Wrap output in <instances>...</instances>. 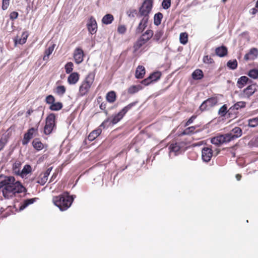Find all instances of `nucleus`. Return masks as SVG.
<instances>
[{
  "label": "nucleus",
  "instance_id": "obj_14",
  "mask_svg": "<svg viewBox=\"0 0 258 258\" xmlns=\"http://www.w3.org/2000/svg\"><path fill=\"white\" fill-rule=\"evenodd\" d=\"M51 170L52 167H49L47 169L46 171L44 172V173L40 174L36 182L40 185H44L47 182V178H48V176Z\"/></svg>",
  "mask_w": 258,
  "mask_h": 258
},
{
  "label": "nucleus",
  "instance_id": "obj_53",
  "mask_svg": "<svg viewBox=\"0 0 258 258\" xmlns=\"http://www.w3.org/2000/svg\"><path fill=\"white\" fill-rule=\"evenodd\" d=\"M250 54L251 56L254 57V58H256L258 55V50L257 48H252L250 50V51L248 53Z\"/></svg>",
  "mask_w": 258,
  "mask_h": 258
},
{
  "label": "nucleus",
  "instance_id": "obj_54",
  "mask_svg": "<svg viewBox=\"0 0 258 258\" xmlns=\"http://www.w3.org/2000/svg\"><path fill=\"white\" fill-rule=\"evenodd\" d=\"M10 0H3L2 9L6 10L9 6Z\"/></svg>",
  "mask_w": 258,
  "mask_h": 258
},
{
  "label": "nucleus",
  "instance_id": "obj_50",
  "mask_svg": "<svg viewBox=\"0 0 258 258\" xmlns=\"http://www.w3.org/2000/svg\"><path fill=\"white\" fill-rule=\"evenodd\" d=\"M171 4V1L170 0H163L161 6H162L163 9L166 10L170 8Z\"/></svg>",
  "mask_w": 258,
  "mask_h": 258
},
{
  "label": "nucleus",
  "instance_id": "obj_4",
  "mask_svg": "<svg viewBox=\"0 0 258 258\" xmlns=\"http://www.w3.org/2000/svg\"><path fill=\"white\" fill-rule=\"evenodd\" d=\"M137 102H133L128 104L127 106L124 107L119 112L117 113V114H114L111 116L109 118V124L112 125L116 124L117 123L119 122L122 118H123V116L125 115V114L131 109L133 106L136 105Z\"/></svg>",
  "mask_w": 258,
  "mask_h": 258
},
{
  "label": "nucleus",
  "instance_id": "obj_58",
  "mask_svg": "<svg viewBox=\"0 0 258 258\" xmlns=\"http://www.w3.org/2000/svg\"><path fill=\"white\" fill-rule=\"evenodd\" d=\"M244 60H253L255 58H254L252 56H251L250 54L246 53L245 54L244 56Z\"/></svg>",
  "mask_w": 258,
  "mask_h": 258
},
{
  "label": "nucleus",
  "instance_id": "obj_32",
  "mask_svg": "<svg viewBox=\"0 0 258 258\" xmlns=\"http://www.w3.org/2000/svg\"><path fill=\"white\" fill-rule=\"evenodd\" d=\"M32 146L37 151H40L43 148V145L38 139H35L32 141Z\"/></svg>",
  "mask_w": 258,
  "mask_h": 258
},
{
  "label": "nucleus",
  "instance_id": "obj_29",
  "mask_svg": "<svg viewBox=\"0 0 258 258\" xmlns=\"http://www.w3.org/2000/svg\"><path fill=\"white\" fill-rule=\"evenodd\" d=\"M113 20V16L110 14H107L103 17L101 22L105 25H109L111 24Z\"/></svg>",
  "mask_w": 258,
  "mask_h": 258
},
{
  "label": "nucleus",
  "instance_id": "obj_37",
  "mask_svg": "<svg viewBox=\"0 0 258 258\" xmlns=\"http://www.w3.org/2000/svg\"><path fill=\"white\" fill-rule=\"evenodd\" d=\"M231 112L232 111H230L229 110H227L226 105H224L220 108L219 111H218V113H219L220 116L224 117L227 113H228V115H230Z\"/></svg>",
  "mask_w": 258,
  "mask_h": 258
},
{
  "label": "nucleus",
  "instance_id": "obj_60",
  "mask_svg": "<svg viewBox=\"0 0 258 258\" xmlns=\"http://www.w3.org/2000/svg\"><path fill=\"white\" fill-rule=\"evenodd\" d=\"M33 112H34V110H33L32 108L29 109L28 111H26V116H30Z\"/></svg>",
  "mask_w": 258,
  "mask_h": 258
},
{
  "label": "nucleus",
  "instance_id": "obj_33",
  "mask_svg": "<svg viewBox=\"0 0 258 258\" xmlns=\"http://www.w3.org/2000/svg\"><path fill=\"white\" fill-rule=\"evenodd\" d=\"M249 79L246 76L240 77L237 81V86L238 88H242L248 81Z\"/></svg>",
  "mask_w": 258,
  "mask_h": 258
},
{
  "label": "nucleus",
  "instance_id": "obj_40",
  "mask_svg": "<svg viewBox=\"0 0 258 258\" xmlns=\"http://www.w3.org/2000/svg\"><path fill=\"white\" fill-rule=\"evenodd\" d=\"M32 171V167L29 165H25L23 169L20 171V174L21 176H23L28 174Z\"/></svg>",
  "mask_w": 258,
  "mask_h": 258
},
{
  "label": "nucleus",
  "instance_id": "obj_17",
  "mask_svg": "<svg viewBox=\"0 0 258 258\" xmlns=\"http://www.w3.org/2000/svg\"><path fill=\"white\" fill-rule=\"evenodd\" d=\"M80 79V75L77 72H73L70 74L68 77V83L70 85H75Z\"/></svg>",
  "mask_w": 258,
  "mask_h": 258
},
{
  "label": "nucleus",
  "instance_id": "obj_39",
  "mask_svg": "<svg viewBox=\"0 0 258 258\" xmlns=\"http://www.w3.org/2000/svg\"><path fill=\"white\" fill-rule=\"evenodd\" d=\"M54 49L53 45L50 46H49L48 49L45 50L44 51V56L43 57V60H48L49 59V56L52 52H53Z\"/></svg>",
  "mask_w": 258,
  "mask_h": 258
},
{
  "label": "nucleus",
  "instance_id": "obj_11",
  "mask_svg": "<svg viewBox=\"0 0 258 258\" xmlns=\"http://www.w3.org/2000/svg\"><path fill=\"white\" fill-rule=\"evenodd\" d=\"M85 54L83 49L80 47H76L74 49L73 53V57L74 61L77 64H80L83 61Z\"/></svg>",
  "mask_w": 258,
  "mask_h": 258
},
{
  "label": "nucleus",
  "instance_id": "obj_43",
  "mask_svg": "<svg viewBox=\"0 0 258 258\" xmlns=\"http://www.w3.org/2000/svg\"><path fill=\"white\" fill-rule=\"evenodd\" d=\"M66 91V87L64 86H57V87L55 88V93L60 96H62L63 95L65 94Z\"/></svg>",
  "mask_w": 258,
  "mask_h": 258
},
{
  "label": "nucleus",
  "instance_id": "obj_24",
  "mask_svg": "<svg viewBox=\"0 0 258 258\" xmlns=\"http://www.w3.org/2000/svg\"><path fill=\"white\" fill-rule=\"evenodd\" d=\"M228 134L232 136L236 139H238L241 137L242 134V131L240 127H235L230 131V133H228Z\"/></svg>",
  "mask_w": 258,
  "mask_h": 258
},
{
  "label": "nucleus",
  "instance_id": "obj_42",
  "mask_svg": "<svg viewBox=\"0 0 258 258\" xmlns=\"http://www.w3.org/2000/svg\"><path fill=\"white\" fill-rule=\"evenodd\" d=\"M179 40L180 43L184 45L188 42V34L186 32H182L180 33L179 37Z\"/></svg>",
  "mask_w": 258,
  "mask_h": 258
},
{
  "label": "nucleus",
  "instance_id": "obj_47",
  "mask_svg": "<svg viewBox=\"0 0 258 258\" xmlns=\"http://www.w3.org/2000/svg\"><path fill=\"white\" fill-rule=\"evenodd\" d=\"M64 68L66 73H67V74H69L74 69V64L72 62H67L65 65Z\"/></svg>",
  "mask_w": 258,
  "mask_h": 258
},
{
  "label": "nucleus",
  "instance_id": "obj_49",
  "mask_svg": "<svg viewBox=\"0 0 258 258\" xmlns=\"http://www.w3.org/2000/svg\"><path fill=\"white\" fill-rule=\"evenodd\" d=\"M46 104H52L55 103V98L52 95H49L46 96V99H45Z\"/></svg>",
  "mask_w": 258,
  "mask_h": 258
},
{
  "label": "nucleus",
  "instance_id": "obj_44",
  "mask_svg": "<svg viewBox=\"0 0 258 258\" xmlns=\"http://www.w3.org/2000/svg\"><path fill=\"white\" fill-rule=\"evenodd\" d=\"M21 163L20 162H15L13 165V171L17 175H20Z\"/></svg>",
  "mask_w": 258,
  "mask_h": 258
},
{
  "label": "nucleus",
  "instance_id": "obj_19",
  "mask_svg": "<svg viewBox=\"0 0 258 258\" xmlns=\"http://www.w3.org/2000/svg\"><path fill=\"white\" fill-rule=\"evenodd\" d=\"M149 40H146L142 38H138L134 44V52L138 51L144 45L147 43Z\"/></svg>",
  "mask_w": 258,
  "mask_h": 258
},
{
  "label": "nucleus",
  "instance_id": "obj_55",
  "mask_svg": "<svg viewBox=\"0 0 258 258\" xmlns=\"http://www.w3.org/2000/svg\"><path fill=\"white\" fill-rule=\"evenodd\" d=\"M153 82H154L153 81L147 78L143 80L141 82V83H142V84H143L145 86H147Z\"/></svg>",
  "mask_w": 258,
  "mask_h": 258
},
{
  "label": "nucleus",
  "instance_id": "obj_45",
  "mask_svg": "<svg viewBox=\"0 0 258 258\" xmlns=\"http://www.w3.org/2000/svg\"><path fill=\"white\" fill-rule=\"evenodd\" d=\"M227 67L231 70H235L238 66V62H237V60L236 59L234 60H230L228 61L227 64Z\"/></svg>",
  "mask_w": 258,
  "mask_h": 258
},
{
  "label": "nucleus",
  "instance_id": "obj_8",
  "mask_svg": "<svg viewBox=\"0 0 258 258\" xmlns=\"http://www.w3.org/2000/svg\"><path fill=\"white\" fill-rule=\"evenodd\" d=\"M38 125L39 123L36 124V126L30 128V129L28 130L27 132L24 134V138L22 141V145H27L30 142V140H31L32 138L34 137V136H36L38 135Z\"/></svg>",
  "mask_w": 258,
  "mask_h": 258
},
{
  "label": "nucleus",
  "instance_id": "obj_38",
  "mask_svg": "<svg viewBox=\"0 0 258 258\" xmlns=\"http://www.w3.org/2000/svg\"><path fill=\"white\" fill-rule=\"evenodd\" d=\"M163 15L160 12H158L154 15V24L156 26H159L161 24V20L163 19Z\"/></svg>",
  "mask_w": 258,
  "mask_h": 258
},
{
  "label": "nucleus",
  "instance_id": "obj_46",
  "mask_svg": "<svg viewBox=\"0 0 258 258\" xmlns=\"http://www.w3.org/2000/svg\"><path fill=\"white\" fill-rule=\"evenodd\" d=\"M248 76L251 78L254 79H258V70L256 69H253L249 71Z\"/></svg>",
  "mask_w": 258,
  "mask_h": 258
},
{
  "label": "nucleus",
  "instance_id": "obj_26",
  "mask_svg": "<svg viewBox=\"0 0 258 258\" xmlns=\"http://www.w3.org/2000/svg\"><path fill=\"white\" fill-rule=\"evenodd\" d=\"M142 86L140 85H132L127 89L128 94H134L142 90Z\"/></svg>",
  "mask_w": 258,
  "mask_h": 258
},
{
  "label": "nucleus",
  "instance_id": "obj_30",
  "mask_svg": "<svg viewBox=\"0 0 258 258\" xmlns=\"http://www.w3.org/2000/svg\"><path fill=\"white\" fill-rule=\"evenodd\" d=\"M247 123H248L247 126L250 127H256L258 125V116L248 119Z\"/></svg>",
  "mask_w": 258,
  "mask_h": 258
},
{
  "label": "nucleus",
  "instance_id": "obj_34",
  "mask_svg": "<svg viewBox=\"0 0 258 258\" xmlns=\"http://www.w3.org/2000/svg\"><path fill=\"white\" fill-rule=\"evenodd\" d=\"M49 104H50V106H49V108L50 110L52 111H58L61 110L62 107H63V105L60 102H55Z\"/></svg>",
  "mask_w": 258,
  "mask_h": 258
},
{
  "label": "nucleus",
  "instance_id": "obj_6",
  "mask_svg": "<svg viewBox=\"0 0 258 258\" xmlns=\"http://www.w3.org/2000/svg\"><path fill=\"white\" fill-rule=\"evenodd\" d=\"M55 127V116L53 113H51L46 118V124L44 127V134L46 135H49Z\"/></svg>",
  "mask_w": 258,
  "mask_h": 258
},
{
  "label": "nucleus",
  "instance_id": "obj_7",
  "mask_svg": "<svg viewBox=\"0 0 258 258\" xmlns=\"http://www.w3.org/2000/svg\"><path fill=\"white\" fill-rule=\"evenodd\" d=\"M236 139V138L227 133L212 138L211 143L217 145H220L228 143Z\"/></svg>",
  "mask_w": 258,
  "mask_h": 258
},
{
  "label": "nucleus",
  "instance_id": "obj_25",
  "mask_svg": "<svg viewBox=\"0 0 258 258\" xmlns=\"http://www.w3.org/2000/svg\"><path fill=\"white\" fill-rule=\"evenodd\" d=\"M153 36V31L151 29H148L145 31L144 33L140 36L139 38L144 39L147 41H149Z\"/></svg>",
  "mask_w": 258,
  "mask_h": 258
},
{
  "label": "nucleus",
  "instance_id": "obj_2",
  "mask_svg": "<svg viewBox=\"0 0 258 258\" xmlns=\"http://www.w3.org/2000/svg\"><path fill=\"white\" fill-rule=\"evenodd\" d=\"M76 196H70L68 192L53 197L52 202L55 206L58 207L61 211L68 210L74 202Z\"/></svg>",
  "mask_w": 258,
  "mask_h": 258
},
{
  "label": "nucleus",
  "instance_id": "obj_52",
  "mask_svg": "<svg viewBox=\"0 0 258 258\" xmlns=\"http://www.w3.org/2000/svg\"><path fill=\"white\" fill-rule=\"evenodd\" d=\"M196 118H197V115H194L191 116V117H190L189 119H188V120H187L186 122L184 123V127H186L191 124L194 121Z\"/></svg>",
  "mask_w": 258,
  "mask_h": 258
},
{
  "label": "nucleus",
  "instance_id": "obj_13",
  "mask_svg": "<svg viewBox=\"0 0 258 258\" xmlns=\"http://www.w3.org/2000/svg\"><path fill=\"white\" fill-rule=\"evenodd\" d=\"M149 18L142 17L138 26H137L136 32L137 34H141L147 27V23L149 21Z\"/></svg>",
  "mask_w": 258,
  "mask_h": 258
},
{
  "label": "nucleus",
  "instance_id": "obj_36",
  "mask_svg": "<svg viewBox=\"0 0 258 258\" xmlns=\"http://www.w3.org/2000/svg\"><path fill=\"white\" fill-rule=\"evenodd\" d=\"M161 72H155L151 74L147 78L154 81L157 82L161 78Z\"/></svg>",
  "mask_w": 258,
  "mask_h": 258
},
{
  "label": "nucleus",
  "instance_id": "obj_20",
  "mask_svg": "<svg viewBox=\"0 0 258 258\" xmlns=\"http://www.w3.org/2000/svg\"><path fill=\"white\" fill-rule=\"evenodd\" d=\"M102 130L101 128H97L93 130L89 134L88 139L90 141H93L95 140L101 134Z\"/></svg>",
  "mask_w": 258,
  "mask_h": 258
},
{
  "label": "nucleus",
  "instance_id": "obj_35",
  "mask_svg": "<svg viewBox=\"0 0 258 258\" xmlns=\"http://www.w3.org/2000/svg\"><path fill=\"white\" fill-rule=\"evenodd\" d=\"M164 32L163 30L159 29L155 32V34H153V40L156 42H159L161 38L163 37Z\"/></svg>",
  "mask_w": 258,
  "mask_h": 258
},
{
  "label": "nucleus",
  "instance_id": "obj_5",
  "mask_svg": "<svg viewBox=\"0 0 258 258\" xmlns=\"http://www.w3.org/2000/svg\"><path fill=\"white\" fill-rule=\"evenodd\" d=\"M153 0H145L139 9V17L149 18V14L153 8Z\"/></svg>",
  "mask_w": 258,
  "mask_h": 258
},
{
  "label": "nucleus",
  "instance_id": "obj_61",
  "mask_svg": "<svg viewBox=\"0 0 258 258\" xmlns=\"http://www.w3.org/2000/svg\"><path fill=\"white\" fill-rule=\"evenodd\" d=\"M5 144L2 140H0V151L5 147Z\"/></svg>",
  "mask_w": 258,
  "mask_h": 258
},
{
  "label": "nucleus",
  "instance_id": "obj_16",
  "mask_svg": "<svg viewBox=\"0 0 258 258\" xmlns=\"http://www.w3.org/2000/svg\"><path fill=\"white\" fill-rule=\"evenodd\" d=\"M181 144L180 142H176L175 141H173L170 143L169 146L170 152H173L176 154L180 150Z\"/></svg>",
  "mask_w": 258,
  "mask_h": 258
},
{
  "label": "nucleus",
  "instance_id": "obj_3",
  "mask_svg": "<svg viewBox=\"0 0 258 258\" xmlns=\"http://www.w3.org/2000/svg\"><path fill=\"white\" fill-rule=\"evenodd\" d=\"M95 76V72H90L84 78L79 87L78 94H79L80 96H84L89 93L91 86L94 82Z\"/></svg>",
  "mask_w": 258,
  "mask_h": 258
},
{
  "label": "nucleus",
  "instance_id": "obj_41",
  "mask_svg": "<svg viewBox=\"0 0 258 258\" xmlns=\"http://www.w3.org/2000/svg\"><path fill=\"white\" fill-rule=\"evenodd\" d=\"M196 129V126H191L190 127H188L183 131V132H182L181 135H190L192 134H194L195 133V131Z\"/></svg>",
  "mask_w": 258,
  "mask_h": 258
},
{
  "label": "nucleus",
  "instance_id": "obj_64",
  "mask_svg": "<svg viewBox=\"0 0 258 258\" xmlns=\"http://www.w3.org/2000/svg\"><path fill=\"white\" fill-rule=\"evenodd\" d=\"M241 174H236V180H237L238 181H240L241 179Z\"/></svg>",
  "mask_w": 258,
  "mask_h": 258
},
{
  "label": "nucleus",
  "instance_id": "obj_57",
  "mask_svg": "<svg viewBox=\"0 0 258 258\" xmlns=\"http://www.w3.org/2000/svg\"><path fill=\"white\" fill-rule=\"evenodd\" d=\"M100 108L101 109V110H103V112H104V113L105 114H107V110L105 109L106 108V103L105 102H102L101 103L100 105Z\"/></svg>",
  "mask_w": 258,
  "mask_h": 258
},
{
  "label": "nucleus",
  "instance_id": "obj_18",
  "mask_svg": "<svg viewBox=\"0 0 258 258\" xmlns=\"http://www.w3.org/2000/svg\"><path fill=\"white\" fill-rule=\"evenodd\" d=\"M228 53V49L225 46H221L215 48V54L217 56L223 57Z\"/></svg>",
  "mask_w": 258,
  "mask_h": 258
},
{
  "label": "nucleus",
  "instance_id": "obj_56",
  "mask_svg": "<svg viewBox=\"0 0 258 258\" xmlns=\"http://www.w3.org/2000/svg\"><path fill=\"white\" fill-rule=\"evenodd\" d=\"M18 16V12H13L10 14V19L12 20H16L17 19Z\"/></svg>",
  "mask_w": 258,
  "mask_h": 258
},
{
  "label": "nucleus",
  "instance_id": "obj_9",
  "mask_svg": "<svg viewBox=\"0 0 258 258\" xmlns=\"http://www.w3.org/2000/svg\"><path fill=\"white\" fill-rule=\"evenodd\" d=\"M218 104V98L217 97H211L207 100L203 102L200 107H199V110L201 112L208 110L210 108L217 105Z\"/></svg>",
  "mask_w": 258,
  "mask_h": 258
},
{
  "label": "nucleus",
  "instance_id": "obj_51",
  "mask_svg": "<svg viewBox=\"0 0 258 258\" xmlns=\"http://www.w3.org/2000/svg\"><path fill=\"white\" fill-rule=\"evenodd\" d=\"M126 31V27L123 25H121L118 26L117 32L121 34H124Z\"/></svg>",
  "mask_w": 258,
  "mask_h": 258
},
{
  "label": "nucleus",
  "instance_id": "obj_28",
  "mask_svg": "<svg viewBox=\"0 0 258 258\" xmlns=\"http://www.w3.org/2000/svg\"><path fill=\"white\" fill-rule=\"evenodd\" d=\"M245 107V102L244 101H240L237 102L233 105L232 106V107H230L229 111H234L235 110H237L240 108H243Z\"/></svg>",
  "mask_w": 258,
  "mask_h": 258
},
{
  "label": "nucleus",
  "instance_id": "obj_1",
  "mask_svg": "<svg viewBox=\"0 0 258 258\" xmlns=\"http://www.w3.org/2000/svg\"><path fill=\"white\" fill-rule=\"evenodd\" d=\"M26 191V188L20 182L16 181L14 177L9 176L5 179L4 187L3 188V194L5 199H11L14 197L16 194H20Z\"/></svg>",
  "mask_w": 258,
  "mask_h": 258
},
{
  "label": "nucleus",
  "instance_id": "obj_63",
  "mask_svg": "<svg viewBox=\"0 0 258 258\" xmlns=\"http://www.w3.org/2000/svg\"><path fill=\"white\" fill-rule=\"evenodd\" d=\"M56 176H57V173H53L52 176H51V177L50 182L52 181L54 179Z\"/></svg>",
  "mask_w": 258,
  "mask_h": 258
},
{
  "label": "nucleus",
  "instance_id": "obj_10",
  "mask_svg": "<svg viewBox=\"0 0 258 258\" xmlns=\"http://www.w3.org/2000/svg\"><path fill=\"white\" fill-rule=\"evenodd\" d=\"M257 86L255 84L250 85L243 89L241 96L244 98L248 99L257 91Z\"/></svg>",
  "mask_w": 258,
  "mask_h": 258
},
{
  "label": "nucleus",
  "instance_id": "obj_15",
  "mask_svg": "<svg viewBox=\"0 0 258 258\" xmlns=\"http://www.w3.org/2000/svg\"><path fill=\"white\" fill-rule=\"evenodd\" d=\"M212 155H213V153L211 149L208 147L203 148L202 150V159L205 162H209L211 159Z\"/></svg>",
  "mask_w": 258,
  "mask_h": 258
},
{
  "label": "nucleus",
  "instance_id": "obj_31",
  "mask_svg": "<svg viewBox=\"0 0 258 258\" xmlns=\"http://www.w3.org/2000/svg\"><path fill=\"white\" fill-rule=\"evenodd\" d=\"M203 71L200 69H197L192 74V77L195 80H201L203 78Z\"/></svg>",
  "mask_w": 258,
  "mask_h": 258
},
{
  "label": "nucleus",
  "instance_id": "obj_59",
  "mask_svg": "<svg viewBox=\"0 0 258 258\" xmlns=\"http://www.w3.org/2000/svg\"><path fill=\"white\" fill-rule=\"evenodd\" d=\"M109 118H107L106 119H105V120L104 121H103L102 123H101V124H100V126H99V127L98 128H101V127H105V125L107 124V123L109 122Z\"/></svg>",
  "mask_w": 258,
  "mask_h": 258
},
{
  "label": "nucleus",
  "instance_id": "obj_12",
  "mask_svg": "<svg viewBox=\"0 0 258 258\" xmlns=\"http://www.w3.org/2000/svg\"><path fill=\"white\" fill-rule=\"evenodd\" d=\"M87 28H88V31L91 34L93 35L96 33L97 26L96 21L94 17H90L88 24H87Z\"/></svg>",
  "mask_w": 258,
  "mask_h": 258
},
{
  "label": "nucleus",
  "instance_id": "obj_48",
  "mask_svg": "<svg viewBox=\"0 0 258 258\" xmlns=\"http://www.w3.org/2000/svg\"><path fill=\"white\" fill-rule=\"evenodd\" d=\"M203 62L208 64H211L214 63L213 59L209 55H205L203 58Z\"/></svg>",
  "mask_w": 258,
  "mask_h": 258
},
{
  "label": "nucleus",
  "instance_id": "obj_22",
  "mask_svg": "<svg viewBox=\"0 0 258 258\" xmlns=\"http://www.w3.org/2000/svg\"><path fill=\"white\" fill-rule=\"evenodd\" d=\"M28 33L27 31H24L22 32L21 37L18 38L17 37L15 39V42L16 44H23L26 42V40L28 37Z\"/></svg>",
  "mask_w": 258,
  "mask_h": 258
},
{
  "label": "nucleus",
  "instance_id": "obj_23",
  "mask_svg": "<svg viewBox=\"0 0 258 258\" xmlns=\"http://www.w3.org/2000/svg\"><path fill=\"white\" fill-rule=\"evenodd\" d=\"M145 74V69L143 66H138L136 71V78L143 79Z\"/></svg>",
  "mask_w": 258,
  "mask_h": 258
},
{
  "label": "nucleus",
  "instance_id": "obj_27",
  "mask_svg": "<svg viewBox=\"0 0 258 258\" xmlns=\"http://www.w3.org/2000/svg\"><path fill=\"white\" fill-rule=\"evenodd\" d=\"M107 102L113 103L116 101V93L114 91H111L107 92L106 96H105Z\"/></svg>",
  "mask_w": 258,
  "mask_h": 258
},
{
  "label": "nucleus",
  "instance_id": "obj_62",
  "mask_svg": "<svg viewBox=\"0 0 258 258\" xmlns=\"http://www.w3.org/2000/svg\"><path fill=\"white\" fill-rule=\"evenodd\" d=\"M257 13V10L256 8H252L250 10V13L252 15H255L256 13Z\"/></svg>",
  "mask_w": 258,
  "mask_h": 258
},
{
  "label": "nucleus",
  "instance_id": "obj_21",
  "mask_svg": "<svg viewBox=\"0 0 258 258\" xmlns=\"http://www.w3.org/2000/svg\"><path fill=\"white\" fill-rule=\"evenodd\" d=\"M38 200L37 198H34L32 199H29L27 200H24L23 202L21 203L20 206V210H22L30 205L33 204L35 202H36Z\"/></svg>",
  "mask_w": 258,
  "mask_h": 258
}]
</instances>
